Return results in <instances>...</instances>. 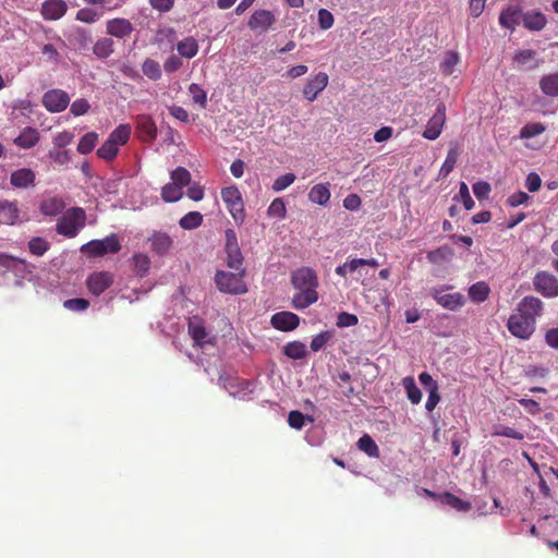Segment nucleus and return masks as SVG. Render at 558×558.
Here are the masks:
<instances>
[{"label": "nucleus", "mask_w": 558, "mask_h": 558, "mask_svg": "<svg viewBox=\"0 0 558 558\" xmlns=\"http://www.w3.org/2000/svg\"><path fill=\"white\" fill-rule=\"evenodd\" d=\"M291 282L299 292L292 299V305L296 310H304L318 300L316 291L318 278L310 267H301L292 272Z\"/></svg>", "instance_id": "f257e3e1"}, {"label": "nucleus", "mask_w": 558, "mask_h": 558, "mask_svg": "<svg viewBox=\"0 0 558 558\" xmlns=\"http://www.w3.org/2000/svg\"><path fill=\"white\" fill-rule=\"evenodd\" d=\"M452 288L450 284L432 287L427 294L442 308L457 312L465 305L466 300L460 292H449Z\"/></svg>", "instance_id": "f03ea898"}, {"label": "nucleus", "mask_w": 558, "mask_h": 558, "mask_svg": "<svg viewBox=\"0 0 558 558\" xmlns=\"http://www.w3.org/2000/svg\"><path fill=\"white\" fill-rule=\"evenodd\" d=\"M86 214L81 207L66 210L57 223V232L68 238H74L85 226Z\"/></svg>", "instance_id": "7ed1b4c3"}, {"label": "nucleus", "mask_w": 558, "mask_h": 558, "mask_svg": "<svg viewBox=\"0 0 558 558\" xmlns=\"http://www.w3.org/2000/svg\"><path fill=\"white\" fill-rule=\"evenodd\" d=\"M243 275V269L238 272L218 270L215 275V283L222 293L243 294L246 292Z\"/></svg>", "instance_id": "20e7f679"}, {"label": "nucleus", "mask_w": 558, "mask_h": 558, "mask_svg": "<svg viewBox=\"0 0 558 558\" xmlns=\"http://www.w3.org/2000/svg\"><path fill=\"white\" fill-rule=\"evenodd\" d=\"M219 384L230 396L238 399L247 398L255 389V384L253 381L227 374L219 377Z\"/></svg>", "instance_id": "39448f33"}, {"label": "nucleus", "mask_w": 558, "mask_h": 558, "mask_svg": "<svg viewBox=\"0 0 558 558\" xmlns=\"http://www.w3.org/2000/svg\"><path fill=\"white\" fill-rule=\"evenodd\" d=\"M121 250L116 234H110L102 240H92L81 247V252L88 256H104L109 253H118Z\"/></svg>", "instance_id": "423d86ee"}, {"label": "nucleus", "mask_w": 558, "mask_h": 558, "mask_svg": "<svg viewBox=\"0 0 558 558\" xmlns=\"http://www.w3.org/2000/svg\"><path fill=\"white\" fill-rule=\"evenodd\" d=\"M221 198L228 207L229 213L235 222L244 220V207L241 193L236 186H228L221 190Z\"/></svg>", "instance_id": "0eeeda50"}, {"label": "nucleus", "mask_w": 558, "mask_h": 558, "mask_svg": "<svg viewBox=\"0 0 558 558\" xmlns=\"http://www.w3.org/2000/svg\"><path fill=\"white\" fill-rule=\"evenodd\" d=\"M226 244L225 251L227 254V265L229 268L239 271L243 266V255L240 250L236 233L233 229L225 231Z\"/></svg>", "instance_id": "6e6552de"}, {"label": "nucleus", "mask_w": 558, "mask_h": 558, "mask_svg": "<svg viewBox=\"0 0 558 558\" xmlns=\"http://www.w3.org/2000/svg\"><path fill=\"white\" fill-rule=\"evenodd\" d=\"M508 329L514 337L529 339L535 330V322L515 312L508 319Z\"/></svg>", "instance_id": "1a4fd4ad"}, {"label": "nucleus", "mask_w": 558, "mask_h": 558, "mask_svg": "<svg viewBox=\"0 0 558 558\" xmlns=\"http://www.w3.org/2000/svg\"><path fill=\"white\" fill-rule=\"evenodd\" d=\"M70 104V96L66 92L54 88L46 92L43 96L44 107L52 113H58L66 109Z\"/></svg>", "instance_id": "9d476101"}, {"label": "nucleus", "mask_w": 558, "mask_h": 558, "mask_svg": "<svg viewBox=\"0 0 558 558\" xmlns=\"http://www.w3.org/2000/svg\"><path fill=\"white\" fill-rule=\"evenodd\" d=\"M446 123V107L442 102H439L435 113L428 120L426 129L423 132V137L429 141H434L439 137Z\"/></svg>", "instance_id": "9b49d317"}, {"label": "nucleus", "mask_w": 558, "mask_h": 558, "mask_svg": "<svg viewBox=\"0 0 558 558\" xmlns=\"http://www.w3.org/2000/svg\"><path fill=\"white\" fill-rule=\"evenodd\" d=\"M534 288L545 298H555L558 295V279L546 271H539L533 280Z\"/></svg>", "instance_id": "f8f14e48"}, {"label": "nucleus", "mask_w": 558, "mask_h": 558, "mask_svg": "<svg viewBox=\"0 0 558 558\" xmlns=\"http://www.w3.org/2000/svg\"><path fill=\"white\" fill-rule=\"evenodd\" d=\"M26 220V214H23L17 202L0 201V222L14 226Z\"/></svg>", "instance_id": "ddd939ff"}, {"label": "nucleus", "mask_w": 558, "mask_h": 558, "mask_svg": "<svg viewBox=\"0 0 558 558\" xmlns=\"http://www.w3.org/2000/svg\"><path fill=\"white\" fill-rule=\"evenodd\" d=\"M189 335L194 341L195 345L204 347L213 343V337L205 328L204 320L198 316H193L189 319Z\"/></svg>", "instance_id": "4468645a"}, {"label": "nucleus", "mask_w": 558, "mask_h": 558, "mask_svg": "<svg viewBox=\"0 0 558 558\" xmlns=\"http://www.w3.org/2000/svg\"><path fill=\"white\" fill-rule=\"evenodd\" d=\"M150 250L158 256H165L173 248V239L165 231H153L148 238Z\"/></svg>", "instance_id": "2eb2a0df"}, {"label": "nucleus", "mask_w": 558, "mask_h": 558, "mask_svg": "<svg viewBox=\"0 0 558 558\" xmlns=\"http://www.w3.org/2000/svg\"><path fill=\"white\" fill-rule=\"evenodd\" d=\"M112 283H113V276L109 271L94 272L86 280V284H87L89 292L96 296L100 295Z\"/></svg>", "instance_id": "dca6fc26"}, {"label": "nucleus", "mask_w": 558, "mask_h": 558, "mask_svg": "<svg viewBox=\"0 0 558 558\" xmlns=\"http://www.w3.org/2000/svg\"><path fill=\"white\" fill-rule=\"evenodd\" d=\"M276 22L272 12L268 10H256L250 17L247 25L252 31L265 33Z\"/></svg>", "instance_id": "f3484780"}, {"label": "nucleus", "mask_w": 558, "mask_h": 558, "mask_svg": "<svg viewBox=\"0 0 558 558\" xmlns=\"http://www.w3.org/2000/svg\"><path fill=\"white\" fill-rule=\"evenodd\" d=\"M329 77L325 72L317 73L305 84L303 88V96L308 101H314L317 98L318 94L327 87Z\"/></svg>", "instance_id": "a211bd4d"}, {"label": "nucleus", "mask_w": 558, "mask_h": 558, "mask_svg": "<svg viewBox=\"0 0 558 558\" xmlns=\"http://www.w3.org/2000/svg\"><path fill=\"white\" fill-rule=\"evenodd\" d=\"M517 312L535 322L542 315L543 302L535 296H525L518 304Z\"/></svg>", "instance_id": "6ab92c4d"}, {"label": "nucleus", "mask_w": 558, "mask_h": 558, "mask_svg": "<svg viewBox=\"0 0 558 558\" xmlns=\"http://www.w3.org/2000/svg\"><path fill=\"white\" fill-rule=\"evenodd\" d=\"M68 4L64 0H46L41 4V15L46 21H57L65 15Z\"/></svg>", "instance_id": "aec40b11"}, {"label": "nucleus", "mask_w": 558, "mask_h": 558, "mask_svg": "<svg viewBox=\"0 0 558 558\" xmlns=\"http://www.w3.org/2000/svg\"><path fill=\"white\" fill-rule=\"evenodd\" d=\"M106 31L110 36L124 39L132 34L134 27L129 20L117 17L107 21Z\"/></svg>", "instance_id": "412c9836"}, {"label": "nucleus", "mask_w": 558, "mask_h": 558, "mask_svg": "<svg viewBox=\"0 0 558 558\" xmlns=\"http://www.w3.org/2000/svg\"><path fill=\"white\" fill-rule=\"evenodd\" d=\"M10 183L16 189H28L36 184V173L29 168H21L10 175Z\"/></svg>", "instance_id": "4be33fe9"}, {"label": "nucleus", "mask_w": 558, "mask_h": 558, "mask_svg": "<svg viewBox=\"0 0 558 558\" xmlns=\"http://www.w3.org/2000/svg\"><path fill=\"white\" fill-rule=\"evenodd\" d=\"M424 493L427 496L437 498L440 504L449 506V507L456 509L457 511L466 512L471 509V502L462 500L451 493H444L440 495H436L435 493H433L428 489H424Z\"/></svg>", "instance_id": "5701e85b"}, {"label": "nucleus", "mask_w": 558, "mask_h": 558, "mask_svg": "<svg viewBox=\"0 0 558 558\" xmlns=\"http://www.w3.org/2000/svg\"><path fill=\"white\" fill-rule=\"evenodd\" d=\"M300 318L291 312H279L272 315L271 325L281 331H290L299 326Z\"/></svg>", "instance_id": "b1692460"}, {"label": "nucleus", "mask_w": 558, "mask_h": 558, "mask_svg": "<svg viewBox=\"0 0 558 558\" xmlns=\"http://www.w3.org/2000/svg\"><path fill=\"white\" fill-rule=\"evenodd\" d=\"M546 23L547 19L545 14L538 10H530L522 13V24L529 31H542L546 26Z\"/></svg>", "instance_id": "393cba45"}, {"label": "nucleus", "mask_w": 558, "mask_h": 558, "mask_svg": "<svg viewBox=\"0 0 558 558\" xmlns=\"http://www.w3.org/2000/svg\"><path fill=\"white\" fill-rule=\"evenodd\" d=\"M535 50L526 49L518 51L513 57V62L518 69L533 70L539 65V60L536 58Z\"/></svg>", "instance_id": "a878e982"}, {"label": "nucleus", "mask_w": 558, "mask_h": 558, "mask_svg": "<svg viewBox=\"0 0 558 558\" xmlns=\"http://www.w3.org/2000/svg\"><path fill=\"white\" fill-rule=\"evenodd\" d=\"M65 203L61 197L49 196L41 201L39 210L44 216L54 217L63 213Z\"/></svg>", "instance_id": "bb28decb"}, {"label": "nucleus", "mask_w": 558, "mask_h": 558, "mask_svg": "<svg viewBox=\"0 0 558 558\" xmlns=\"http://www.w3.org/2000/svg\"><path fill=\"white\" fill-rule=\"evenodd\" d=\"M13 142L23 149H29L39 142V133L36 129L26 126Z\"/></svg>", "instance_id": "cd10ccee"}, {"label": "nucleus", "mask_w": 558, "mask_h": 558, "mask_svg": "<svg viewBox=\"0 0 558 558\" xmlns=\"http://www.w3.org/2000/svg\"><path fill=\"white\" fill-rule=\"evenodd\" d=\"M329 183L315 184L308 192V199L317 205L326 206L330 201Z\"/></svg>", "instance_id": "c85d7f7f"}, {"label": "nucleus", "mask_w": 558, "mask_h": 558, "mask_svg": "<svg viewBox=\"0 0 558 558\" xmlns=\"http://www.w3.org/2000/svg\"><path fill=\"white\" fill-rule=\"evenodd\" d=\"M136 120L138 131L147 141H154L157 136V125L153 118L147 114H140Z\"/></svg>", "instance_id": "c756f323"}, {"label": "nucleus", "mask_w": 558, "mask_h": 558, "mask_svg": "<svg viewBox=\"0 0 558 558\" xmlns=\"http://www.w3.org/2000/svg\"><path fill=\"white\" fill-rule=\"evenodd\" d=\"M539 88L546 96L558 97V72L542 76Z\"/></svg>", "instance_id": "7c9ffc66"}, {"label": "nucleus", "mask_w": 558, "mask_h": 558, "mask_svg": "<svg viewBox=\"0 0 558 558\" xmlns=\"http://www.w3.org/2000/svg\"><path fill=\"white\" fill-rule=\"evenodd\" d=\"M468 293L472 302L483 303L488 299L490 289L485 281H477L469 288Z\"/></svg>", "instance_id": "2f4dec72"}, {"label": "nucleus", "mask_w": 558, "mask_h": 558, "mask_svg": "<svg viewBox=\"0 0 558 558\" xmlns=\"http://www.w3.org/2000/svg\"><path fill=\"white\" fill-rule=\"evenodd\" d=\"M177 50L181 57L192 59L198 52V43L193 37H185L178 43Z\"/></svg>", "instance_id": "473e14b6"}, {"label": "nucleus", "mask_w": 558, "mask_h": 558, "mask_svg": "<svg viewBox=\"0 0 558 558\" xmlns=\"http://www.w3.org/2000/svg\"><path fill=\"white\" fill-rule=\"evenodd\" d=\"M522 21V13L520 10L508 8L500 13L499 23L501 26L513 29L515 25Z\"/></svg>", "instance_id": "72a5a7b5"}, {"label": "nucleus", "mask_w": 558, "mask_h": 558, "mask_svg": "<svg viewBox=\"0 0 558 558\" xmlns=\"http://www.w3.org/2000/svg\"><path fill=\"white\" fill-rule=\"evenodd\" d=\"M402 386L407 391L408 399L413 404H418L422 400V392L420 388L416 386L415 380L411 376H407L402 379Z\"/></svg>", "instance_id": "f704fd0d"}, {"label": "nucleus", "mask_w": 558, "mask_h": 558, "mask_svg": "<svg viewBox=\"0 0 558 558\" xmlns=\"http://www.w3.org/2000/svg\"><path fill=\"white\" fill-rule=\"evenodd\" d=\"M113 40L108 37L98 39L93 48L94 54L99 59H106L113 52Z\"/></svg>", "instance_id": "c9c22d12"}, {"label": "nucleus", "mask_w": 558, "mask_h": 558, "mask_svg": "<svg viewBox=\"0 0 558 558\" xmlns=\"http://www.w3.org/2000/svg\"><path fill=\"white\" fill-rule=\"evenodd\" d=\"M131 136V125L120 124L109 135V140L118 147L124 145Z\"/></svg>", "instance_id": "e433bc0d"}, {"label": "nucleus", "mask_w": 558, "mask_h": 558, "mask_svg": "<svg viewBox=\"0 0 558 558\" xmlns=\"http://www.w3.org/2000/svg\"><path fill=\"white\" fill-rule=\"evenodd\" d=\"M357 448L361 451L365 452L371 458H378L379 457V448H378L377 444L367 434H364L357 440Z\"/></svg>", "instance_id": "4c0bfd02"}, {"label": "nucleus", "mask_w": 558, "mask_h": 558, "mask_svg": "<svg viewBox=\"0 0 558 558\" xmlns=\"http://www.w3.org/2000/svg\"><path fill=\"white\" fill-rule=\"evenodd\" d=\"M203 223V215L198 211H190L184 215L180 221L179 226L184 230H194L198 228Z\"/></svg>", "instance_id": "58836bf2"}, {"label": "nucleus", "mask_w": 558, "mask_h": 558, "mask_svg": "<svg viewBox=\"0 0 558 558\" xmlns=\"http://www.w3.org/2000/svg\"><path fill=\"white\" fill-rule=\"evenodd\" d=\"M459 157L458 147H451L446 156V159L439 170V177L446 178L454 168Z\"/></svg>", "instance_id": "ea45409f"}, {"label": "nucleus", "mask_w": 558, "mask_h": 558, "mask_svg": "<svg viewBox=\"0 0 558 558\" xmlns=\"http://www.w3.org/2000/svg\"><path fill=\"white\" fill-rule=\"evenodd\" d=\"M283 352L290 359L301 360L306 355V347L300 341H293L284 345Z\"/></svg>", "instance_id": "a19ab883"}, {"label": "nucleus", "mask_w": 558, "mask_h": 558, "mask_svg": "<svg viewBox=\"0 0 558 558\" xmlns=\"http://www.w3.org/2000/svg\"><path fill=\"white\" fill-rule=\"evenodd\" d=\"M98 142V134L95 132L86 133L77 145V151L82 155L89 154Z\"/></svg>", "instance_id": "79ce46f5"}, {"label": "nucleus", "mask_w": 558, "mask_h": 558, "mask_svg": "<svg viewBox=\"0 0 558 558\" xmlns=\"http://www.w3.org/2000/svg\"><path fill=\"white\" fill-rule=\"evenodd\" d=\"M171 183L183 189L191 182V173L183 167H178L170 173Z\"/></svg>", "instance_id": "37998d69"}, {"label": "nucleus", "mask_w": 558, "mask_h": 558, "mask_svg": "<svg viewBox=\"0 0 558 558\" xmlns=\"http://www.w3.org/2000/svg\"><path fill=\"white\" fill-rule=\"evenodd\" d=\"M134 270L140 277L147 275L150 268V258L144 253H137L133 256Z\"/></svg>", "instance_id": "c03bdc74"}, {"label": "nucleus", "mask_w": 558, "mask_h": 558, "mask_svg": "<svg viewBox=\"0 0 558 558\" xmlns=\"http://www.w3.org/2000/svg\"><path fill=\"white\" fill-rule=\"evenodd\" d=\"M142 71L145 76L153 81H158L161 77V68L159 63L153 59H146L143 62Z\"/></svg>", "instance_id": "a18cd8bd"}, {"label": "nucleus", "mask_w": 558, "mask_h": 558, "mask_svg": "<svg viewBox=\"0 0 558 558\" xmlns=\"http://www.w3.org/2000/svg\"><path fill=\"white\" fill-rule=\"evenodd\" d=\"M161 196L165 202L174 203L183 196V192L181 187L170 182L162 187Z\"/></svg>", "instance_id": "49530a36"}, {"label": "nucleus", "mask_w": 558, "mask_h": 558, "mask_svg": "<svg viewBox=\"0 0 558 558\" xmlns=\"http://www.w3.org/2000/svg\"><path fill=\"white\" fill-rule=\"evenodd\" d=\"M189 93L192 96V100L194 104L198 105L201 108H206V106H207L206 90H204L198 84L192 83L189 86Z\"/></svg>", "instance_id": "de8ad7c7"}, {"label": "nucleus", "mask_w": 558, "mask_h": 558, "mask_svg": "<svg viewBox=\"0 0 558 558\" xmlns=\"http://www.w3.org/2000/svg\"><path fill=\"white\" fill-rule=\"evenodd\" d=\"M119 151V147L109 138L98 148L97 156L104 160H112Z\"/></svg>", "instance_id": "09e8293b"}, {"label": "nucleus", "mask_w": 558, "mask_h": 558, "mask_svg": "<svg viewBox=\"0 0 558 558\" xmlns=\"http://www.w3.org/2000/svg\"><path fill=\"white\" fill-rule=\"evenodd\" d=\"M306 421L313 423L314 418L311 416H305L300 411H291L289 413L288 423L291 428L300 430L304 427Z\"/></svg>", "instance_id": "8fccbe9b"}, {"label": "nucleus", "mask_w": 558, "mask_h": 558, "mask_svg": "<svg viewBox=\"0 0 558 558\" xmlns=\"http://www.w3.org/2000/svg\"><path fill=\"white\" fill-rule=\"evenodd\" d=\"M71 40L78 48H86L92 43V36L88 31L76 28L71 35Z\"/></svg>", "instance_id": "3c124183"}, {"label": "nucleus", "mask_w": 558, "mask_h": 558, "mask_svg": "<svg viewBox=\"0 0 558 558\" xmlns=\"http://www.w3.org/2000/svg\"><path fill=\"white\" fill-rule=\"evenodd\" d=\"M546 126L541 122L527 123L520 131L521 138H532L544 133Z\"/></svg>", "instance_id": "603ef678"}, {"label": "nucleus", "mask_w": 558, "mask_h": 558, "mask_svg": "<svg viewBox=\"0 0 558 558\" xmlns=\"http://www.w3.org/2000/svg\"><path fill=\"white\" fill-rule=\"evenodd\" d=\"M454 199L461 201L466 210H471L475 205L473 198L471 197L469 186L465 182H460L459 193L454 196Z\"/></svg>", "instance_id": "864d4df0"}, {"label": "nucleus", "mask_w": 558, "mask_h": 558, "mask_svg": "<svg viewBox=\"0 0 558 558\" xmlns=\"http://www.w3.org/2000/svg\"><path fill=\"white\" fill-rule=\"evenodd\" d=\"M451 251L448 246H441L427 253V259L433 264H439L447 260Z\"/></svg>", "instance_id": "5fc2aeb1"}, {"label": "nucleus", "mask_w": 558, "mask_h": 558, "mask_svg": "<svg viewBox=\"0 0 558 558\" xmlns=\"http://www.w3.org/2000/svg\"><path fill=\"white\" fill-rule=\"evenodd\" d=\"M101 14L94 9L84 8L77 11L76 20L84 23H95L100 19Z\"/></svg>", "instance_id": "6e6d98bb"}, {"label": "nucleus", "mask_w": 558, "mask_h": 558, "mask_svg": "<svg viewBox=\"0 0 558 558\" xmlns=\"http://www.w3.org/2000/svg\"><path fill=\"white\" fill-rule=\"evenodd\" d=\"M28 248L34 255L41 256L49 248V243L43 238H33L28 242Z\"/></svg>", "instance_id": "4d7b16f0"}, {"label": "nucleus", "mask_w": 558, "mask_h": 558, "mask_svg": "<svg viewBox=\"0 0 558 558\" xmlns=\"http://www.w3.org/2000/svg\"><path fill=\"white\" fill-rule=\"evenodd\" d=\"M268 216L282 219L286 217V204L281 198H276L268 207Z\"/></svg>", "instance_id": "13d9d810"}, {"label": "nucleus", "mask_w": 558, "mask_h": 558, "mask_svg": "<svg viewBox=\"0 0 558 558\" xmlns=\"http://www.w3.org/2000/svg\"><path fill=\"white\" fill-rule=\"evenodd\" d=\"M63 306L72 312H83L89 306V302L86 299L75 298L69 299L63 302Z\"/></svg>", "instance_id": "bf43d9fd"}, {"label": "nucleus", "mask_w": 558, "mask_h": 558, "mask_svg": "<svg viewBox=\"0 0 558 558\" xmlns=\"http://www.w3.org/2000/svg\"><path fill=\"white\" fill-rule=\"evenodd\" d=\"M295 181V175L293 173H286L278 177L272 183V190L275 192H281L290 186Z\"/></svg>", "instance_id": "052dcab7"}, {"label": "nucleus", "mask_w": 558, "mask_h": 558, "mask_svg": "<svg viewBox=\"0 0 558 558\" xmlns=\"http://www.w3.org/2000/svg\"><path fill=\"white\" fill-rule=\"evenodd\" d=\"M89 108H90V105L87 99L78 98L72 102V105L70 107V112L75 117H81V116L87 113Z\"/></svg>", "instance_id": "680f3d73"}, {"label": "nucleus", "mask_w": 558, "mask_h": 558, "mask_svg": "<svg viewBox=\"0 0 558 558\" xmlns=\"http://www.w3.org/2000/svg\"><path fill=\"white\" fill-rule=\"evenodd\" d=\"M331 333L329 331H323L316 335L311 341V349L314 352L322 350L326 343L330 340Z\"/></svg>", "instance_id": "e2e57ef3"}, {"label": "nucleus", "mask_w": 558, "mask_h": 558, "mask_svg": "<svg viewBox=\"0 0 558 558\" xmlns=\"http://www.w3.org/2000/svg\"><path fill=\"white\" fill-rule=\"evenodd\" d=\"M357 323H359L357 316L354 314H350L347 312H341L338 314L337 326L340 328L352 327V326L357 325Z\"/></svg>", "instance_id": "0e129e2a"}, {"label": "nucleus", "mask_w": 558, "mask_h": 558, "mask_svg": "<svg viewBox=\"0 0 558 558\" xmlns=\"http://www.w3.org/2000/svg\"><path fill=\"white\" fill-rule=\"evenodd\" d=\"M48 157L60 166H65L70 162L71 157L68 150L51 149Z\"/></svg>", "instance_id": "69168bd1"}, {"label": "nucleus", "mask_w": 558, "mask_h": 558, "mask_svg": "<svg viewBox=\"0 0 558 558\" xmlns=\"http://www.w3.org/2000/svg\"><path fill=\"white\" fill-rule=\"evenodd\" d=\"M492 191L490 184L485 181H477L473 184V193L477 199H485Z\"/></svg>", "instance_id": "338daca9"}, {"label": "nucleus", "mask_w": 558, "mask_h": 558, "mask_svg": "<svg viewBox=\"0 0 558 558\" xmlns=\"http://www.w3.org/2000/svg\"><path fill=\"white\" fill-rule=\"evenodd\" d=\"M459 61L458 54L456 52H448L441 62V71L442 73L449 75L452 73L453 68L457 65Z\"/></svg>", "instance_id": "774afa93"}]
</instances>
